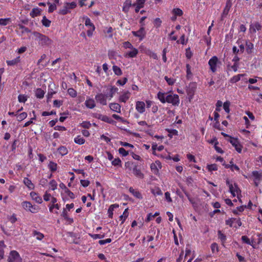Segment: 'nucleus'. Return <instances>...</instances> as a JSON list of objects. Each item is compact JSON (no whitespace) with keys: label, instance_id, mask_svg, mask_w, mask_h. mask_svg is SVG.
<instances>
[{"label":"nucleus","instance_id":"2eb2a0df","mask_svg":"<svg viewBox=\"0 0 262 262\" xmlns=\"http://www.w3.org/2000/svg\"><path fill=\"white\" fill-rule=\"evenodd\" d=\"M138 53V50L136 48L133 47L130 51H127L124 54V56L126 58H134L136 57Z\"/></svg>","mask_w":262,"mask_h":262},{"label":"nucleus","instance_id":"13d9d810","mask_svg":"<svg viewBox=\"0 0 262 262\" xmlns=\"http://www.w3.org/2000/svg\"><path fill=\"white\" fill-rule=\"evenodd\" d=\"M28 97L25 95H19L18 96V100L20 103H25Z\"/></svg>","mask_w":262,"mask_h":262},{"label":"nucleus","instance_id":"37998d69","mask_svg":"<svg viewBox=\"0 0 262 262\" xmlns=\"http://www.w3.org/2000/svg\"><path fill=\"white\" fill-rule=\"evenodd\" d=\"M207 169L210 172L216 171L218 169V166L216 164H209L207 165Z\"/></svg>","mask_w":262,"mask_h":262},{"label":"nucleus","instance_id":"052dcab7","mask_svg":"<svg viewBox=\"0 0 262 262\" xmlns=\"http://www.w3.org/2000/svg\"><path fill=\"white\" fill-rule=\"evenodd\" d=\"M32 113L33 114V117L31 118V120H29L25 123V124L24 125V127H27V126H29V125H30L31 124L33 123V120L36 119V116L35 115V112L33 111Z\"/></svg>","mask_w":262,"mask_h":262},{"label":"nucleus","instance_id":"338daca9","mask_svg":"<svg viewBox=\"0 0 262 262\" xmlns=\"http://www.w3.org/2000/svg\"><path fill=\"white\" fill-rule=\"evenodd\" d=\"M119 152L123 157H125L128 155V152L124 148L121 147L119 149Z\"/></svg>","mask_w":262,"mask_h":262},{"label":"nucleus","instance_id":"72a5a7b5","mask_svg":"<svg viewBox=\"0 0 262 262\" xmlns=\"http://www.w3.org/2000/svg\"><path fill=\"white\" fill-rule=\"evenodd\" d=\"M48 167L52 172H54L56 171L57 169V164L56 163L51 161L49 162L48 165Z\"/></svg>","mask_w":262,"mask_h":262},{"label":"nucleus","instance_id":"6e6d98bb","mask_svg":"<svg viewBox=\"0 0 262 262\" xmlns=\"http://www.w3.org/2000/svg\"><path fill=\"white\" fill-rule=\"evenodd\" d=\"M50 188L52 190H55L57 188V183L54 180H51L50 183Z\"/></svg>","mask_w":262,"mask_h":262},{"label":"nucleus","instance_id":"9b49d317","mask_svg":"<svg viewBox=\"0 0 262 262\" xmlns=\"http://www.w3.org/2000/svg\"><path fill=\"white\" fill-rule=\"evenodd\" d=\"M162 168V165L159 161H156L155 163H152L150 165L151 171L155 174L159 173V169Z\"/></svg>","mask_w":262,"mask_h":262},{"label":"nucleus","instance_id":"49530a36","mask_svg":"<svg viewBox=\"0 0 262 262\" xmlns=\"http://www.w3.org/2000/svg\"><path fill=\"white\" fill-rule=\"evenodd\" d=\"M33 235L36 237V238L38 240H41L44 235L41 233L38 232L37 231H34L33 232Z\"/></svg>","mask_w":262,"mask_h":262},{"label":"nucleus","instance_id":"bf43d9fd","mask_svg":"<svg viewBox=\"0 0 262 262\" xmlns=\"http://www.w3.org/2000/svg\"><path fill=\"white\" fill-rule=\"evenodd\" d=\"M90 236L93 238L94 239H101L103 238L104 237V234H89Z\"/></svg>","mask_w":262,"mask_h":262},{"label":"nucleus","instance_id":"f704fd0d","mask_svg":"<svg viewBox=\"0 0 262 262\" xmlns=\"http://www.w3.org/2000/svg\"><path fill=\"white\" fill-rule=\"evenodd\" d=\"M41 9L38 8H33L31 11L30 15V16L34 18L36 16H37L40 14Z\"/></svg>","mask_w":262,"mask_h":262},{"label":"nucleus","instance_id":"423d86ee","mask_svg":"<svg viewBox=\"0 0 262 262\" xmlns=\"http://www.w3.org/2000/svg\"><path fill=\"white\" fill-rule=\"evenodd\" d=\"M83 18L85 20V26L88 28L87 35L88 36L91 37L95 30V27L88 17L84 16Z\"/></svg>","mask_w":262,"mask_h":262},{"label":"nucleus","instance_id":"680f3d73","mask_svg":"<svg viewBox=\"0 0 262 262\" xmlns=\"http://www.w3.org/2000/svg\"><path fill=\"white\" fill-rule=\"evenodd\" d=\"M165 80L166 81L168 85H173L176 81V80L172 78H169L167 76H165Z\"/></svg>","mask_w":262,"mask_h":262},{"label":"nucleus","instance_id":"c9c22d12","mask_svg":"<svg viewBox=\"0 0 262 262\" xmlns=\"http://www.w3.org/2000/svg\"><path fill=\"white\" fill-rule=\"evenodd\" d=\"M35 94L37 98L41 99L44 97L45 92L41 89H37Z\"/></svg>","mask_w":262,"mask_h":262},{"label":"nucleus","instance_id":"de8ad7c7","mask_svg":"<svg viewBox=\"0 0 262 262\" xmlns=\"http://www.w3.org/2000/svg\"><path fill=\"white\" fill-rule=\"evenodd\" d=\"M27 117V113L26 112H23L20 113L19 115L17 114V119L18 121H21L25 119H26Z\"/></svg>","mask_w":262,"mask_h":262},{"label":"nucleus","instance_id":"f257e3e1","mask_svg":"<svg viewBox=\"0 0 262 262\" xmlns=\"http://www.w3.org/2000/svg\"><path fill=\"white\" fill-rule=\"evenodd\" d=\"M157 97L162 103L167 102L173 106H178L180 104L179 96L176 94L159 91L157 93Z\"/></svg>","mask_w":262,"mask_h":262},{"label":"nucleus","instance_id":"774afa93","mask_svg":"<svg viewBox=\"0 0 262 262\" xmlns=\"http://www.w3.org/2000/svg\"><path fill=\"white\" fill-rule=\"evenodd\" d=\"M123 47L125 49H130L131 48L134 47L132 45V43L130 42H129V41L124 42L123 43Z\"/></svg>","mask_w":262,"mask_h":262},{"label":"nucleus","instance_id":"8fccbe9b","mask_svg":"<svg viewBox=\"0 0 262 262\" xmlns=\"http://www.w3.org/2000/svg\"><path fill=\"white\" fill-rule=\"evenodd\" d=\"M5 247V245L4 241H1L0 244V259L3 258L4 255V248Z\"/></svg>","mask_w":262,"mask_h":262},{"label":"nucleus","instance_id":"3c124183","mask_svg":"<svg viewBox=\"0 0 262 262\" xmlns=\"http://www.w3.org/2000/svg\"><path fill=\"white\" fill-rule=\"evenodd\" d=\"M151 193L155 196L162 195V192L161 190L159 188H155L151 189Z\"/></svg>","mask_w":262,"mask_h":262},{"label":"nucleus","instance_id":"6e6552de","mask_svg":"<svg viewBox=\"0 0 262 262\" xmlns=\"http://www.w3.org/2000/svg\"><path fill=\"white\" fill-rule=\"evenodd\" d=\"M8 262H22V259L19 253L16 251H12L8 258Z\"/></svg>","mask_w":262,"mask_h":262},{"label":"nucleus","instance_id":"e433bc0d","mask_svg":"<svg viewBox=\"0 0 262 262\" xmlns=\"http://www.w3.org/2000/svg\"><path fill=\"white\" fill-rule=\"evenodd\" d=\"M58 152L59 154L63 156L68 153V150L66 147L61 146L58 148Z\"/></svg>","mask_w":262,"mask_h":262},{"label":"nucleus","instance_id":"e2e57ef3","mask_svg":"<svg viewBox=\"0 0 262 262\" xmlns=\"http://www.w3.org/2000/svg\"><path fill=\"white\" fill-rule=\"evenodd\" d=\"M245 208H246V206H241L237 207L236 208V210H234L233 211V212L235 214H238V212H243L244 210V209Z\"/></svg>","mask_w":262,"mask_h":262},{"label":"nucleus","instance_id":"864d4df0","mask_svg":"<svg viewBox=\"0 0 262 262\" xmlns=\"http://www.w3.org/2000/svg\"><path fill=\"white\" fill-rule=\"evenodd\" d=\"M10 18H1L0 19V25L6 26L10 22Z\"/></svg>","mask_w":262,"mask_h":262},{"label":"nucleus","instance_id":"dca6fc26","mask_svg":"<svg viewBox=\"0 0 262 262\" xmlns=\"http://www.w3.org/2000/svg\"><path fill=\"white\" fill-rule=\"evenodd\" d=\"M261 26L258 23L252 24L250 26L249 32L251 34H255L256 31H259L261 29Z\"/></svg>","mask_w":262,"mask_h":262},{"label":"nucleus","instance_id":"603ef678","mask_svg":"<svg viewBox=\"0 0 262 262\" xmlns=\"http://www.w3.org/2000/svg\"><path fill=\"white\" fill-rule=\"evenodd\" d=\"M173 14L176 15V16H182L183 15V11L181 9L179 8H174L172 10Z\"/></svg>","mask_w":262,"mask_h":262},{"label":"nucleus","instance_id":"09e8293b","mask_svg":"<svg viewBox=\"0 0 262 262\" xmlns=\"http://www.w3.org/2000/svg\"><path fill=\"white\" fill-rule=\"evenodd\" d=\"M61 215L67 220L70 221L72 222L73 221L72 219L69 217L67 210L65 208H63L61 213Z\"/></svg>","mask_w":262,"mask_h":262},{"label":"nucleus","instance_id":"39448f33","mask_svg":"<svg viewBox=\"0 0 262 262\" xmlns=\"http://www.w3.org/2000/svg\"><path fill=\"white\" fill-rule=\"evenodd\" d=\"M221 64V62L216 56L212 57L208 61L210 70L213 73H215L217 71V68H219Z\"/></svg>","mask_w":262,"mask_h":262},{"label":"nucleus","instance_id":"c03bdc74","mask_svg":"<svg viewBox=\"0 0 262 262\" xmlns=\"http://www.w3.org/2000/svg\"><path fill=\"white\" fill-rule=\"evenodd\" d=\"M41 23L43 26L46 27H49L51 23V21L49 20L45 16L42 17Z\"/></svg>","mask_w":262,"mask_h":262},{"label":"nucleus","instance_id":"f03ea898","mask_svg":"<svg viewBox=\"0 0 262 262\" xmlns=\"http://www.w3.org/2000/svg\"><path fill=\"white\" fill-rule=\"evenodd\" d=\"M33 34L35 40L42 46H49L52 43V40L47 36L37 32H34Z\"/></svg>","mask_w":262,"mask_h":262},{"label":"nucleus","instance_id":"0e129e2a","mask_svg":"<svg viewBox=\"0 0 262 262\" xmlns=\"http://www.w3.org/2000/svg\"><path fill=\"white\" fill-rule=\"evenodd\" d=\"M218 236L219 238L221 239V241L223 243H224L226 239V236L225 234L222 233L221 231H218Z\"/></svg>","mask_w":262,"mask_h":262},{"label":"nucleus","instance_id":"7ed1b4c3","mask_svg":"<svg viewBox=\"0 0 262 262\" xmlns=\"http://www.w3.org/2000/svg\"><path fill=\"white\" fill-rule=\"evenodd\" d=\"M249 178L253 181L254 186L258 187L262 183V170L253 171Z\"/></svg>","mask_w":262,"mask_h":262},{"label":"nucleus","instance_id":"4c0bfd02","mask_svg":"<svg viewBox=\"0 0 262 262\" xmlns=\"http://www.w3.org/2000/svg\"><path fill=\"white\" fill-rule=\"evenodd\" d=\"M70 10L67 4L66 3V4H64L62 8L59 10V13L62 15H65L68 13L70 12Z\"/></svg>","mask_w":262,"mask_h":262},{"label":"nucleus","instance_id":"f3484780","mask_svg":"<svg viewBox=\"0 0 262 262\" xmlns=\"http://www.w3.org/2000/svg\"><path fill=\"white\" fill-rule=\"evenodd\" d=\"M130 93L128 91L122 92L119 98V101L121 102L125 103L130 98Z\"/></svg>","mask_w":262,"mask_h":262},{"label":"nucleus","instance_id":"cd10ccee","mask_svg":"<svg viewBox=\"0 0 262 262\" xmlns=\"http://www.w3.org/2000/svg\"><path fill=\"white\" fill-rule=\"evenodd\" d=\"M23 183L30 190L34 189V185L32 183L31 181L28 178H25L23 180Z\"/></svg>","mask_w":262,"mask_h":262},{"label":"nucleus","instance_id":"bb28decb","mask_svg":"<svg viewBox=\"0 0 262 262\" xmlns=\"http://www.w3.org/2000/svg\"><path fill=\"white\" fill-rule=\"evenodd\" d=\"M230 143L232 144V145L234 146L235 148V149L238 151V152H241L242 151V147L241 145L239 144L238 141L234 138H232L230 140Z\"/></svg>","mask_w":262,"mask_h":262},{"label":"nucleus","instance_id":"393cba45","mask_svg":"<svg viewBox=\"0 0 262 262\" xmlns=\"http://www.w3.org/2000/svg\"><path fill=\"white\" fill-rule=\"evenodd\" d=\"M141 51L154 59H158L157 55L149 49L144 48Z\"/></svg>","mask_w":262,"mask_h":262},{"label":"nucleus","instance_id":"c85d7f7f","mask_svg":"<svg viewBox=\"0 0 262 262\" xmlns=\"http://www.w3.org/2000/svg\"><path fill=\"white\" fill-rule=\"evenodd\" d=\"M118 89L117 87L115 86H111L110 88L109 93L107 94H106L107 95L108 99L111 100L113 97L115 93H116L118 92Z\"/></svg>","mask_w":262,"mask_h":262},{"label":"nucleus","instance_id":"b1692460","mask_svg":"<svg viewBox=\"0 0 262 262\" xmlns=\"http://www.w3.org/2000/svg\"><path fill=\"white\" fill-rule=\"evenodd\" d=\"M133 172L134 174L138 178L143 179L144 178V174L141 172V170L138 168L137 165L134 166Z\"/></svg>","mask_w":262,"mask_h":262},{"label":"nucleus","instance_id":"9d476101","mask_svg":"<svg viewBox=\"0 0 262 262\" xmlns=\"http://www.w3.org/2000/svg\"><path fill=\"white\" fill-rule=\"evenodd\" d=\"M145 103L144 102L142 101H137L136 102V110L139 114H143L145 112Z\"/></svg>","mask_w":262,"mask_h":262},{"label":"nucleus","instance_id":"f8f14e48","mask_svg":"<svg viewBox=\"0 0 262 262\" xmlns=\"http://www.w3.org/2000/svg\"><path fill=\"white\" fill-rule=\"evenodd\" d=\"M196 84L195 83H191L189 85L188 87L187 88L186 90V92L189 96V98L190 99H192L195 90H196Z\"/></svg>","mask_w":262,"mask_h":262},{"label":"nucleus","instance_id":"58836bf2","mask_svg":"<svg viewBox=\"0 0 262 262\" xmlns=\"http://www.w3.org/2000/svg\"><path fill=\"white\" fill-rule=\"evenodd\" d=\"M20 61V57H17L16 58L11 60H7V63L8 66H14L16 64H17Z\"/></svg>","mask_w":262,"mask_h":262},{"label":"nucleus","instance_id":"a19ab883","mask_svg":"<svg viewBox=\"0 0 262 262\" xmlns=\"http://www.w3.org/2000/svg\"><path fill=\"white\" fill-rule=\"evenodd\" d=\"M74 142L78 144L82 145L84 143L85 140L80 136H77L74 138Z\"/></svg>","mask_w":262,"mask_h":262},{"label":"nucleus","instance_id":"4d7b16f0","mask_svg":"<svg viewBox=\"0 0 262 262\" xmlns=\"http://www.w3.org/2000/svg\"><path fill=\"white\" fill-rule=\"evenodd\" d=\"M68 93L70 96L75 98L77 96V92L73 88H70L68 90Z\"/></svg>","mask_w":262,"mask_h":262},{"label":"nucleus","instance_id":"0eeeda50","mask_svg":"<svg viewBox=\"0 0 262 262\" xmlns=\"http://www.w3.org/2000/svg\"><path fill=\"white\" fill-rule=\"evenodd\" d=\"M22 206L26 210L33 213H36L39 211V207L36 205H33L30 202L24 201L22 203Z\"/></svg>","mask_w":262,"mask_h":262},{"label":"nucleus","instance_id":"ea45409f","mask_svg":"<svg viewBox=\"0 0 262 262\" xmlns=\"http://www.w3.org/2000/svg\"><path fill=\"white\" fill-rule=\"evenodd\" d=\"M128 216V209H125L123 214L120 216V219L121 221V224H123L125 220Z\"/></svg>","mask_w":262,"mask_h":262},{"label":"nucleus","instance_id":"c756f323","mask_svg":"<svg viewBox=\"0 0 262 262\" xmlns=\"http://www.w3.org/2000/svg\"><path fill=\"white\" fill-rule=\"evenodd\" d=\"M245 76V74H241L235 75L231 78L229 80V82L231 83H234L239 81L241 78Z\"/></svg>","mask_w":262,"mask_h":262},{"label":"nucleus","instance_id":"5fc2aeb1","mask_svg":"<svg viewBox=\"0 0 262 262\" xmlns=\"http://www.w3.org/2000/svg\"><path fill=\"white\" fill-rule=\"evenodd\" d=\"M230 102L229 101H227L224 102L223 104V108L225 110V111L229 113L230 112Z\"/></svg>","mask_w":262,"mask_h":262},{"label":"nucleus","instance_id":"20e7f679","mask_svg":"<svg viewBox=\"0 0 262 262\" xmlns=\"http://www.w3.org/2000/svg\"><path fill=\"white\" fill-rule=\"evenodd\" d=\"M226 184L228 186L229 191L230 193L232 194V196L234 197L237 196L239 202L241 203H242V200L239 197V196L241 195V191L239 188L238 187L237 185L235 183L233 184L228 179L226 180Z\"/></svg>","mask_w":262,"mask_h":262},{"label":"nucleus","instance_id":"412c9836","mask_svg":"<svg viewBox=\"0 0 262 262\" xmlns=\"http://www.w3.org/2000/svg\"><path fill=\"white\" fill-rule=\"evenodd\" d=\"M30 195L32 199L35 201L36 203L38 204L42 203V198L40 196L38 195V193H36L35 192L32 191L30 193Z\"/></svg>","mask_w":262,"mask_h":262},{"label":"nucleus","instance_id":"5701e85b","mask_svg":"<svg viewBox=\"0 0 262 262\" xmlns=\"http://www.w3.org/2000/svg\"><path fill=\"white\" fill-rule=\"evenodd\" d=\"M110 109L113 112L121 113V105L117 103H111L109 105Z\"/></svg>","mask_w":262,"mask_h":262},{"label":"nucleus","instance_id":"4468645a","mask_svg":"<svg viewBox=\"0 0 262 262\" xmlns=\"http://www.w3.org/2000/svg\"><path fill=\"white\" fill-rule=\"evenodd\" d=\"M132 34L134 36L139 37L140 40H142L145 37L146 34L144 27H141L137 31H132Z\"/></svg>","mask_w":262,"mask_h":262},{"label":"nucleus","instance_id":"a211bd4d","mask_svg":"<svg viewBox=\"0 0 262 262\" xmlns=\"http://www.w3.org/2000/svg\"><path fill=\"white\" fill-rule=\"evenodd\" d=\"M146 0H137L136 3L133 4L135 7V12H138L141 8L144 7Z\"/></svg>","mask_w":262,"mask_h":262},{"label":"nucleus","instance_id":"a878e982","mask_svg":"<svg viewBox=\"0 0 262 262\" xmlns=\"http://www.w3.org/2000/svg\"><path fill=\"white\" fill-rule=\"evenodd\" d=\"M132 6H133L132 0H125L123 4L122 11L125 13H127Z\"/></svg>","mask_w":262,"mask_h":262},{"label":"nucleus","instance_id":"2f4dec72","mask_svg":"<svg viewBox=\"0 0 262 262\" xmlns=\"http://www.w3.org/2000/svg\"><path fill=\"white\" fill-rule=\"evenodd\" d=\"M129 191L136 198L139 199H141L142 198V194L137 190H136L132 187H130L129 189Z\"/></svg>","mask_w":262,"mask_h":262},{"label":"nucleus","instance_id":"69168bd1","mask_svg":"<svg viewBox=\"0 0 262 262\" xmlns=\"http://www.w3.org/2000/svg\"><path fill=\"white\" fill-rule=\"evenodd\" d=\"M180 42L182 45H186L187 43V40H185V35L184 34L182 35L181 36L180 40H177V42L178 43H179Z\"/></svg>","mask_w":262,"mask_h":262},{"label":"nucleus","instance_id":"aec40b11","mask_svg":"<svg viewBox=\"0 0 262 262\" xmlns=\"http://www.w3.org/2000/svg\"><path fill=\"white\" fill-rule=\"evenodd\" d=\"M57 201V200L55 198L52 197L51 198L52 205L49 206V210L50 212H53L54 208H56L57 210H59L60 209V205L56 203Z\"/></svg>","mask_w":262,"mask_h":262},{"label":"nucleus","instance_id":"7c9ffc66","mask_svg":"<svg viewBox=\"0 0 262 262\" xmlns=\"http://www.w3.org/2000/svg\"><path fill=\"white\" fill-rule=\"evenodd\" d=\"M119 205L117 204H114L111 205L107 210L108 215L110 217L112 218L113 215V211L115 208H118Z\"/></svg>","mask_w":262,"mask_h":262},{"label":"nucleus","instance_id":"ddd939ff","mask_svg":"<svg viewBox=\"0 0 262 262\" xmlns=\"http://www.w3.org/2000/svg\"><path fill=\"white\" fill-rule=\"evenodd\" d=\"M95 117L108 123L114 124L115 122V121L113 119L109 118L108 116L106 115H103L100 114H96L95 115Z\"/></svg>","mask_w":262,"mask_h":262},{"label":"nucleus","instance_id":"6ab92c4d","mask_svg":"<svg viewBox=\"0 0 262 262\" xmlns=\"http://www.w3.org/2000/svg\"><path fill=\"white\" fill-rule=\"evenodd\" d=\"M17 26H18V29L16 30V32L19 35H22L25 33H29L31 31L30 30L25 27L21 24H18Z\"/></svg>","mask_w":262,"mask_h":262},{"label":"nucleus","instance_id":"4be33fe9","mask_svg":"<svg viewBox=\"0 0 262 262\" xmlns=\"http://www.w3.org/2000/svg\"><path fill=\"white\" fill-rule=\"evenodd\" d=\"M84 104L85 106L90 109L94 108L95 106V102L94 100L92 98H88L85 101Z\"/></svg>","mask_w":262,"mask_h":262},{"label":"nucleus","instance_id":"79ce46f5","mask_svg":"<svg viewBox=\"0 0 262 262\" xmlns=\"http://www.w3.org/2000/svg\"><path fill=\"white\" fill-rule=\"evenodd\" d=\"M112 69H113V72L116 75L120 76L122 75V72L121 69L119 67L114 65L113 66Z\"/></svg>","mask_w":262,"mask_h":262},{"label":"nucleus","instance_id":"1a4fd4ad","mask_svg":"<svg viewBox=\"0 0 262 262\" xmlns=\"http://www.w3.org/2000/svg\"><path fill=\"white\" fill-rule=\"evenodd\" d=\"M97 102L103 105L107 104V98H108L107 95L102 93L97 94L95 97Z\"/></svg>","mask_w":262,"mask_h":262},{"label":"nucleus","instance_id":"473e14b6","mask_svg":"<svg viewBox=\"0 0 262 262\" xmlns=\"http://www.w3.org/2000/svg\"><path fill=\"white\" fill-rule=\"evenodd\" d=\"M246 52L248 54H251L252 53L253 49H254V45L252 43H251L249 41H246Z\"/></svg>","mask_w":262,"mask_h":262},{"label":"nucleus","instance_id":"a18cd8bd","mask_svg":"<svg viewBox=\"0 0 262 262\" xmlns=\"http://www.w3.org/2000/svg\"><path fill=\"white\" fill-rule=\"evenodd\" d=\"M136 165L134 164L133 162L128 161L125 163V168L126 169H127L128 170H133V167L134 166H136Z\"/></svg>","mask_w":262,"mask_h":262}]
</instances>
